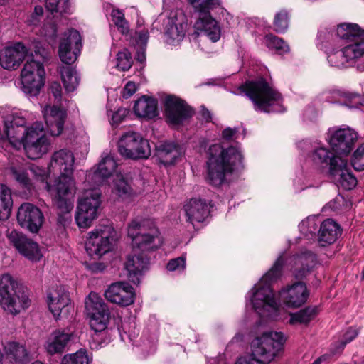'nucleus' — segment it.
Masks as SVG:
<instances>
[{
    "instance_id": "c756f323",
    "label": "nucleus",
    "mask_w": 364,
    "mask_h": 364,
    "mask_svg": "<svg viewBox=\"0 0 364 364\" xmlns=\"http://www.w3.org/2000/svg\"><path fill=\"white\" fill-rule=\"evenodd\" d=\"M149 258L143 254L129 255L125 263L129 280L135 284H139L141 276L149 268Z\"/></svg>"
},
{
    "instance_id": "49530a36",
    "label": "nucleus",
    "mask_w": 364,
    "mask_h": 364,
    "mask_svg": "<svg viewBox=\"0 0 364 364\" xmlns=\"http://www.w3.org/2000/svg\"><path fill=\"white\" fill-rule=\"evenodd\" d=\"M61 364H89V360L86 353L80 350L74 354L65 355Z\"/></svg>"
},
{
    "instance_id": "a878e982",
    "label": "nucleus",
    "mask_w": 364,
    "mask_h": 364,
    "mask_svg": "<svg viewBox=\"0 0 364 364\" xmlns=\"http://www.w3.org/2000/svg\"><path fill=\"white\" fill-rule=\"evenodd\" d=\"M194 28L196 33L201 38L206 37L212 42H217L220 38V28L218 22L212 18L209 12L199 13Z\"/></svg>"
},
{
    "instance_id": "f257e3e1",
    "label": "nucleus",
    "mask_w": 364,
    "mask_h": 364,
    "mask_svg": "<svg viewBox=\"0 0 364 364\" xmlns=\"http://www.w3.org/2000/svg\"><path fill=\"white\" fill-rule=\"evenodd\" d=\"M26 119L18 113H13L7 119V132L11 145L19 149L23 147L31 159L41 158L51 148V143L46 134L41 122H36L26 127Z\"/></svg>"
},
{
    "instance_id": "052dcab7",
    "label": "nucleus",
    "mask_w": 364,
    "mask_h": 364,
    "mask_svg": "<svg viewBox=\"0 0 364 364\" xmlns=\"http://www.w3.org/2000/svg\"><path fill=\"white\" fill-rule=\"evenodd\" d=\"M136 90V86L133 82H128L123 89L122 96L124 98L130 97Z\"/></svg>"
},
{
    "instance_id": "b1692460",
    "label": "nucleus",
    "mask_w": 364,
    "mask_h": 364,
    "mask_svg": "<svg viewBox=\"0 0 364 364\" xmlns=\"http://www.w3.org/2000/svg\"><path fill=\"white\" fill-rule=\"evenodd\" d=\"M291 271L296 279H303L315 267L317 263L316 255L304 251L289 259Z\"/></svg>"
},
{
    "instance_id": "c03bdc74",
    "label": "nucleus",
    "mask_w": 364,
    "mask_h": 364,
    "mask_svg": "<svg viewBox=\"0 0 364 364\" xmlns=\"http://www.w3.org/2000/svg\"><path fill=\"white\" fill-rule=\"evenodd\" d=\"M113 191L123 198H128L133 194L131 186L121 175H117L114 179Z\"/></svg>"
},
{
    "instance_id": "39448f33",
    "label": "nucleus",
    "mask_w": 364,
    "mask_h": 364,
    "mask_svg": "<svg viewBox=\"0 0 364 364\" xmlns=\"http://www.w3.org/2000/svg\"><path fill=\"white\" fill-rule=\"evenodd\" d=\"M241 88L253 102L256 110L267 113L284 111L281 95L264 79L246 82Z\"/></svg>"
},
{
    "instance_id": "774afa93",
    "label": "nucleus",
    "mask_w": 364,
    "mask_h": 364,
    "mask_svg": "<svg viewBox=\"0 0 364 364\" xmlns=\"http://www.w3.org/2000/svg\"><path fill=\"white\" fill-rule=\"evenodd\" d=\"M145 47H141V51L137 53L136 60L140 63H144L146 60L145 53H144Z\"/></svg>"
},
{
    "instance_id": "f704fd0d",
    "label": "nucleus",
    "mask_w": 364,
    "mask_h": 364,
    "mask_svg": "<svg viewBox=\"0 0 364 364\" xmlns=\"http://www.w3.org/2000/svg\"><path fill=\"white\" fill-rule=\"evenodd\" d=\"M341 235L339 225L332 219L324 220L320 226L318 241L322 246L333 243Z\"/></svg>"
},
{
    "instance_id": "6e6d98bb",
    "label": "nucleus",
    "mask_w": 364,
    "mask_h": 364,
    "mask_svg": "<svg viewBox=\"0 0 364 364\" xmlns=\"http://www.w3.org/2000/svg\"><path fill=\"white\" fill-rule=\"evenodd\" d=\"M28 170L36 180L42 182L46 180L48 173L45 168L36 165H30L28 166Z\"/></svg>"
},
{
    "instance_id": "0eeeda50",
    "label": "nucleus",
    "mask_w": 364,
    "mask_h": 364,
    "mask_svg": "<svg viewBox=\"0 0 364 364\" xmlns=\"http://www.w3.org/2000/svg\"><path fill=\"white\" fill-rule=\"evenodd\" d=\"M127 235L134 249L143 252L155 250L163 243L159 229L150 219L136 218L127 226Z\"/></svg>"
},
{
    "instance_id": "423d86ee",
    "label": "nucleus",
    "mask_w": 364,
    "mask_h": 364,
    "mask_svg": "<svg viewBox=\"0 0 364 364\" xmlns=\"http://www.w3.org/2000/svg\"><path fill=\"white\" fill-rule=\"evenodd\" d=\"M0 305L12 315L18 314L31 305L25 287L9 274L0 278Z\"/></svg>"
},
{
    "instance_id": "20e7f679",
    "label": "nucleus",
    "mask_w": 364,
    "mask_h": 364,
    "mask_svg": "<svg viewBox=\"0 0 364 364\" xmlns=\"http://www.w3.org/2000/svg\"><path fill=\"white\" fill-rule=\"evenodd\" d=\"M46 189L58 210V222L65 225L71 218L70 213L73 208L71 198L75 191L74 179L71 175L60 174L53 183H46Z\"/></svg>"
},
{
    "instance_id": "bf43d9fd",
    "label": "nucleus",
    "mask_w": 364,
    "mask_h": 364,
    "mask_svg": "<svg viewBox=\"0 0 364 364\" xmlns=\"http://www.w3.org/2000/svg\"><path fill=\"white\" fill-rule=\"evenodd\" d=\"M129 111L125 108H119L112 116L111 123L112 124H119L128 114Z\"/></svg>"
},
{
    "instance_id": "ea45409f",
    "label": "nucleus",
    "mask_w": 364,
    "mask_h": 364,
    "mask_svg": "<svg viewBox=\"0 0 364 364\" xmlns=\"http://www.w3.org/2000/svg\"><path fill=\"white\" fill-rule=\"evenodd\" d=\"M8 357L16 362H23L28 358V353L23 345L16 342H9L4 347Z\"/></svg>"
},
{
    "instance_id": "9d476101",
    "label": "nucleus",
    "mask_w": 364,
    "mask_h": 364,
    "mask_svg": "<svg viewBox=\"0 0 364 364\" xmlns=\"http://www.w3.org/2000/svg\"><path fill=\"white\" fill-rule=\"evenodd\" d=\"M116 239V231L108 221L100 223L88 233L85 242L87 253L92 258H100L112 251Z\"/></svg>"
},
{
    "instance_id": "393cba45",
    "label": "nucleus",
    "mask_w": 364,
    "mask_h": 364,
    "mask_svg": "<svg viewBox=\"0 0 364 364\" xmlns=\"http://www.w3.org/2000/svg\"><path fill=\"white\" fill-rule=\"evenodd\" d=\"M48 301L49 309L56 319L59 318L62 313L68 311L71 308L68 293L63 286L56 287L49 290Z\"/></svg>"
},
{
    "instance_id": "e433bc0d",
    "label": "nucleus",
    "mask_w": 364,
    "mask_h": 364,
    "mask_svg": "<svg viewBox=\"0 0 364 364\" xmlns=\"http://www.w3.org/2000/svg\"><path fill=\"white\" fill-rule=\"evenodd\" d=\"M10 171L14 178L23 188L27 191L33 188L32 180L30 178L28 166H12Z\"/></svg>"
},
{
    "instance_id": "4d7b16f0",
    "label": "nucleus",
    "mask_w": 364,
    "mask_h": 364,
    "mask_svg": "<svg viewBox=\"0 0 364 364\" xmlns=\"http://www.w3.org/2000/svg\"><path fill=\"white\" fill-rule=\"evenodd\" d=\"M358 336V331L355 328H349L343 336V340L341 341L338 347V350L333 351V353L336 352H339L343 349L344 346L352 341L356 336Z\"/></svg>"
},
{
    "instance_id": "473e14b6",
    "label": "nucleus",
    "mask_w": 364,
    "mask_h": 364,
    "mask_svg": "<svg viewBox=\"0 0 364 364\" xmlns=\"http://www.w3.org/2000/svg\"><path fill=\"white\" fill-rule=\"evenodd\" d=\"M183 154L181 146L173 142H163L156 146V156L164 166L173 165Z\"/></svg>"
},
{
    "instance_id": "412c9836",
    "label": "nucleus",
    "mask_w": 364,
    "mask_h": 364,
    "mask_svg": "<svg viewBox=\"0 0 364 364\" xmlns=\"http://www.w3.org/2000/svg\"><path fill=\"white\" fill-rule=\"evenodd\" d=\"M313 163L318 166H328L329 173L332 176L336 175V171L346 166V159L332 153L330 149L320 146L316 148L310 156Z\"/></svg>"
},
{
    "instance_id": "864d4df0",
    "label": "nucleus",
    "mask_w": 364,
    "mask_h": 364,
    "mask_svg": "<svg viewBox=\"0 0 364 364\" xmlns=\"http://www.w3.org/2000/svg\"><path fill=\"white\" fill-rule=\"evenodd\" d=\"M112 17L114 24L118 27L122 33H127L129 31V26L127 21L124 18V14L119 10H113Z\"/></svg>"
},
{
    "instance_id": "72a5a7b5",
    "label": "nucleus",
    "mask_w": 364,
    "mask_h": 364,
    "mask_svg": "<svg viewBox=\"0 0 364 364\" xmlns=\"http://www.w3.org/2000/svg\"><path fill=\"white\" fill-rule=\"evenodd\" d=\"M157 107L156 99L144 95L135 102L134 112L139 117L153 119L159 114Z\"/></svg>"
},
{
    "instance_id": "de8ad7c7",
    "label": "nucleus",
    "mask_w": 364,
    "mask_h": 364,
    "mask_svg": "<svg viewBox=\"0 0 364 364\" xmlns=\"http://www.w3.org/2000/svg\"><path fill=\"white\" fill-rule=\"evenodd\" d=\"M132 65L131 53L127 50L119 52L117 55L116 67L122 71L128 70Z\"/></svg>"
},
{
    "instance_id": "f3484780",
    "label": "nucleus",
    "mask_w": 364,
    "mask_h": 364,
    "mask_svg": "<svg viewBox=\"0 0 364 364\" xmlns=\"http://www.w3.org/2000/svg\"><path fill=\"white\" fill-rule=\"evenodd\" d=\"M17 221L23 228L32 233H37L44 222V215L37 206L24 203L18 208Z\"/></svg>"
},
{
    "instance_id": "1a4fd4ad",
    "label": "nucleus",
    "mask_w": 364,
    "mask_h": 364,
    "mask_svg": "<svg viewBox=\"0 0 364 364\" xmlns=\"http://www.w3.org/2000/svg\"><path fill=\"white\" fill-rule=\"evenodd\" d=\"M286 337L282 332H264L251 343V354L261 364H269L282 350Z\"/></svg>"
},
{
    "instance_id": "a211bd4d",
    "label": "nucleus",
    "mask_w": 364,
    "mask_h": 364,
    "mask_svg": "<svg viewBox=\"0 0 364 364\" xmlns=\"http://www.w3.org/2000/svg\"><path fill=\"white\" fill-rule=\"evenodd\" d=\"M6 235L9 242L27 259L36 262L42 257L38 245L22 232L12 230Z\"/></svg>"
},
{
    "instance_id": "58836bf2",
    "label": "nucleus",
    "mask_w": 364,
    "mask_h": 364,
    "mask_svg": "<svg viewBox=\"0 0 364 364\" xmlns=\"http://www.w3.org/2000/svg\"><path fill=\"white\" fill-rule=\"evenodd\" d=\"M13 205L11 190L5 185L0 184V220L7 219Z\"/></svg>"
},
{
    "instance_id": "79ce46f5",
    "label": "nucleus",
    "mask_w": 364,
    "mask_h": 364,
    "mask_svg": "<svg viewBox=\"0 0 364 364\" xmlns=\"http://www.w3.org/2000/svg\"><path fill=\"white\" fill-rule=\"evenodd\" d=\"M339 174L338 182L340 185L346 190H351L355 187L358 181L353 174L348 168V161L346 159V166L341 170L336 171V175Z\"/></svg>"
},
{
    "instance_id": "2f4dec72",
    "label": "nucleus",
    "mask_w": 364,
    "mask_h": 364,
    "mask_svg": "<svg viewBox=\"0 0 364 364\" xmlns=\"http://www.w3.org/2000/svg\"><path fill=\"white\" fill-rule=\"evenodd\" d=\"M73 336V333L69 331L57 330L53 332L44 346L47 353L50 355L62 353Z\"/></svg>"
},
{
    "instance_id": "338daca9",
    "label": "nucleus",
    "mask_w": 364,
    "mask_h": 364,
    "mask_svg": "<svg viewBox=\"0 0 364 364\" xmlns=\"http://www.w3.org/2000/svg\"><path fill=\"white\" fill-rule=\"evenodd\" d=\"M200 112H201L202 117L204 120H205L206 122L210 121L211 114L208 109H207L206 108L203 107Z\"/></svg>"
},
{
    "instance_id": "4c0bfd02",
    "label": "nucleus",
    "mask_w": 364,
    "mask_h": 364,
    "mask_svg": "<svg viewBox=\"0 0 364 364\" xmlns=\"http://www.w3.org/2000/svg\"><path fill=\"white\" fill-rule=\"evenodd\" d=\"M60 75L65 90L68 92H73L80 80L77 70L68 66H63L60 68Z\"/></svg>"
},
{
    "instance_id": "6e6552de",
    "label": "nucleus",
    "mask_w": 364,
    "mask_h": 364,
    "mask_svg": "<svg viewBox=\"0 0 364 364\" xmlns=\"http://www.w3.org/2000/svg\"><path fill=\"white\" fill-rule=\"evenodd\" d=\"M48 59L47 53L37 50L28 55L21 70V83L24 92L36 96L45 85L46 71L44 62Z\"/></svg>"
},
{
    "instance_id": "bb28decb",
    "label": "nucleus",
    "mask_w": 364,
    "mask_h": 364,
    "mask_svg": "<svg viewBox=\"0 0 364 364\" xmlns=\"http://www.w3.org/2000/svg\"><path fill=\"white\" fill-rule=\"evenodd\" d=\"M281 299L284 303L293 308L303 305L309 297V291L304 282H297L279 292Z\"/></svg>"
},
{
    "instance_id": "e2e57ef3",
    "label": "nucleus",
    "mask_w": 364,
    "mask_h": 364,
    "mask_svg": "<svg viewBox=\"0 0 364 364\" xmlns=\"http://www.w3.org/2000/svg\"><path fill=\"white\" fill-rule=\"evenodd\" d=\"M50 91L55 99L60 100L61 97V86L58 82H53L50 85Z\"/></svg>"
},
{
    "instance_id": "f8f14e48",
    "label": "nucleus",
    "mask_w": 364,
    "mask_h": 364,
    "mask_svg": "<svg viewBox=\"0 0 364 364\" xmlns=\"http://www.w3.org/2000/svg\"><path fill=\"white\" fill-rule=\"evenodd\" d=\"M119 153L124 158L147 159L151 155L149 141L140 134L129 131L124 133L118 141Z\"/></svg>"
},
{
    "instance_id": "0e129e2a",
    "label": "nucleus",
    "mask_w": 364,
    "mask_h": 364,
    "mask_svg": "<svg viewBox=\"0 0 364 364\" xmlns=\"http://www.w3.org/2000/svg\"><path fill=\"white\" fill-rule=\"evenodd\" d=\"M361 97L360 95H353L349 103H346V105L350 108H358V107L361 105Z\"/></svg>"
},
{
    "instance_id": "5701e85b",
    "label": "nucleus",
    "mask_w": 364,
    "mask_h": 364,
    "mask_svg": "<svg viewBox=\"0 0 364 364\" xmlns=\"http://www.w3.org/2000/svg\"><path fill=\"white\" fill-rule=\"evenodd\" d=\"M28 55L26 47L21 43H16L0 51V65L4 69L15 70Z\"/></svg>"
},
{
    "instance_id": "7c9ffc66",
    "label": "nucleus",
    "mask_w": 364,
    "mask_h": 364,
    "mask_svg": "<svg viewBox=\"0 0 364 364\" xmlns=\"http://www.w3.org/2000/svg\"><path fill=\"white\" fill-rule=\"evenodd\" d=\"M74 156L67 149L55 152L50 163V171H59L60 174L72 175L74 165Z\"/></svg>"
},
{
    "instance_id": "2eb2a0df",
    "label": "nucleus",
    "mask_w": 364,
    "mask_h": 364,
    "mask_svg": "<svg viewBox=\"0 0 364 364\" xmlns=\"http://www.w3.org/2000/svg\"><path fill=\"white\" fill-rule=\"evenodd\" d=\"M357 132L349 127L340 128L331 132L328 143L336 154L348 156L353 149L358 139Z\"/></svg>"
},
{
    "instance_id": "f03ea898",
    "label": "nucleus",
    "mask_w": 364,
    "mask_h": 364,
    "mask_svg": "<svg viewBox=\"0 0 364 364\" xmlns=\"http://www.w3.org/2000/svg\"><path fill=\"white\" fill-rule=\"evenodd\" d=\"M242 155L237 146L225 149L220 144H213L208 149V181L214 186H221L228 174L242 166Z\"/></svg>"
},
{
    "instance_id": "c85d7f7f",
    "label": "nucleus",
    "mask_w": 364,
    "mask_h": 364,
    "mask_svg": "<svg viewBox=\"0 0 364 364\" xmlns=\"http://www.w3.org/2000/svg\"><path fill=\"white\" fill-rule=\"evenodd\" d=\"M186 221L195 226L203 223L210 214V207L205 200L191 198L184 205Z\"/></svg>"
},
{
    "instance_id": "dca6fc26",
    "label": "nucleus",
    "mask_w": 364,
    "mask_h": 364,
    "mask_svg": "<svg viewBox=\"0 0 364 364\" xmlns=\"http://www.w3.org/2000/svg\"><path fill=\"white\" fill-rule=\"evenodd\" d=\"M188 28L187 17L181 9L172 11L165 27L167 43L176 45L184 38Z\"/></svg>"
},
{
    "instance_id": "69168bd1",
    "label": "nucleus",
    "mask_w": 364,
    "mask_h": 364,
    "mask_svg": "<svg viewBox=\"0 0 364 364\" xmlns=\"http://www.w3.org/2000/svg\"><path fill=\"white\" fill-rule=\"evenodd\" d=\"M235 129L228 127L223 130L222 135L224 139L230 140L235 135Z\"/></svg>"
},
{
    "instance_id": "680f3d73",
    "label": "nucleus",
    "mask_w": 364,
    "mask_h": 364,
    "mask_svg": "<svg viewBox=\"0 0 364 364\" xmlns=\"http://www.w3.org/2000/svg\"><path fill=\"white\" fill-rule=\"evenodd\" d=\"M235 364H261L252 354L240 357Z\"/></svg>"
},
{
    "instance_id": "aec40b11",
    "label": "nucleus",
    "mask_w": 364,
    "mask_h": 364,
    "mask_svg": "<svg viewBox=\"0 0 364 364\" xmlns=\"http://www.w3.org/2000/svg\"><path fill=\"white\" fill-rule=\"evenodd\" d=\"M164 106L167 120L173 125L182 124L193 115L191 108L184 101L174 96H168L165 100Z\"/></svg>"
},
{
    "instance_id": "37998d69",
    "label": "nucleus",
    "mask_w": 364,
    "mask_h": 364,
    "mask_svg": "<svg viewBox=\"0 0 364 364\" xmlns=\"http://www.w3.org/2000/svg\"><path fill=\"white\" fill-rule=\"evenodd\" d=\"M328 61L331 66L338 68H348L352 65L343 48L331 52L328 56Z\"/></svg>"
},
{
    "instance_id": "09e8293b",
    "label": "nucleus",
    "mask_w": 364,
    "mask_h": 364,
    "mask_svg": "<svg viewBox=\"0 0 364 364\" xmlns=\"http://www.w3.org/2000/svg\"><path fill=\"white\" fill-rule=\"evenodd\" d=\"M46 6L51 13H67L69 9L68 0H46Z\"/></svg>"
},
{
    "instance_id": "4be33fe9",
    "label": "nucleus",
    "mask_w": 364,
    "mask_h": 364,
    "mask_svg": "<svg viewBox=\"0 0 364 364\" xmlns=\"http://www.w3.org/2000/svg\"><path fill=\"white\" fill-rule=\"evenodd\" d=\"M105 296L112 303L127 306L134 302L135 293L128 283L119 282L112 284L105 291Z\"/></svg>"
},
{
    "instance_id": "a19ab883",
    "label": "nucleus",
    "mask_w": 364,
    "mask_h": 364,
    "mask_svg": "<svg viewBox=\"0 0 364 364\" xmlns=\"http://www.w3.org/2000/svg\"><path fill=\"white\" fill-rule=\"evenodd\" d=\"M317 314V307H306L296 313L290 314L289 323L291 324L307 323L312 320Z\"/></svg>"
},
{
    "instance_id": "5fc2aeb1",
    "label": "nucleus",
    "mask_w": 364,
    "mask_h": 364,
    "mask_svg": "<svg viewBox=\"0 0 364 364\" xmlns=\"http://www.w3.org/2000/svg\"><path fill=\"white\" fill-rule=\"evenodd\" d=\"M149 37L148 28L143 26V25L138 21L135 31V38L137 44L140 45V47L142 48L146 47Z\"/></svg>"
},
{
    "instance_id": "13d9d810",
    "label": "nucleus",
    "mask_w": 364,
    "mask_h": 364,
    "mask_svg": "<svg viewBox=\"0 0 364 364\" xmlns=\"http://www.w3.org/2000/svg\"><path fill=\"white\" fill-rule=\"evenodd\" d=\"M186 267V261L183 257L173 259L167 264V269L169 271H181Z\"/></svg>"
},
{
    "instance_id": "6ab92c4d",
    "label": "nucleus",
    "mask_w": 364,
    "mask_h": 364,
    "mask_svg": "<svg viewBox=\"0 0 364 364\" xmlns=\"http://www.w3.org/2000/svg\"><path fill=\"white\" fill-rule=\"evenodd\" d=\"M81 47V36L77 31L71 29L65 33L59 45L61 61L68 65L73 63L80 53Z\"/></svg>"
},
{
    "instance_id": "9b49d317",
    "label": "nucleus",
    "mask_w": 364,
    "mask_h": 364,
    "mask_svg": "<svg viewBox=\"0 0 364 364\" xmlns=\"http://www.w3.org/2000/svg\"><path fill=\"white\" fill-rule=\"evenodd\" d=\"M336 33L345 41L343 48L352 64L364 55V30H361L358 25L341 23L338 26Z\"/></svg>"
},
{
    "instance_id": "4468645a",
    "label": "nucleus",
    "mask_w": 364,
    "mask_h": 364,
    "mask_svg": "<svg viewBox=\"0 0 364 364\" xmlns=\"http://www.w3.org/2000/svg\"><path fill=\"white\" fill-rule=\"evenodd\" d=\"M85 309L92 330L102 332L107 328L110 314L102 298L91 292L85 299Z\"/></svg>"
},
{
    "instance_id": "3c124183",
    "label": "nucleus",
    "mask_w": 364,
    "mask_h": 364,
    "mask_svg": "<svg viewBox=\"0 0 364 364\" xmlns=\"http://www.w3.org/2000/svg\"><path fill=\"white\" fill-rule=\"evenodd\" d=\"M351 164L355 170H364V144H361L353 153Z\"/></svg>"
},
{
    "instance_id": "c9c22d12",
    "label": "nucleus",
    "mask_w": 364,
    "mask_h": 364,
    "mask_svg": "<svg viewBox=\"0 0 364 364\" xmlns=\"http://www.w3.org/2000/svg\"><path fill=\"white\" fill-rule=\"evenodd\" d=\"M117 166L114 159L110 155H107L98 164L97 168L93 172L92 179L96 184L102 183L112 175Z\"/></svg>"
},
{
    "instance_id": "7ed1b4c3",
    "label": "nucleus",
    "mask_w": 364,
    "mask_h": 364,
    "mask_svg": "<svg viewBox=\"0 0 364 364\" xmlns=\"http://www.w3.org/2000/svg\"><path fill=\"white\" fill-rule=\"evenodd\" d=\"M284 261L280 256L249 292L252 307L261 316H271L277 309L278 304L271 284L280 277Z\"/></svg>"
},
{
    "instance_id": "cd10ccee",
    "label": "nucleus",
    "mask_w": 364,
    "mask_h": 364,
    "mask_svg": "<svg viewBox=\"0 0 364 364\" xmlns=\"http://www.w3.org/2000/svg\"><path fill=\"white\" fill-rule=\"evenodd\" d=\"M48 131L53 136H59L63 129L66 112L57 106L46 105L42 109Z\"/></svg>"
},
{
    "instance_id": "a18cd8bd",
    "label": "nucleus",
    "mask_w": 364,
    "mask_h": 364,
    "mask_svg": "<svg viewBox=\"0 0 364 364\" xmlns=\"http://www.w3.org/2000/svg\"><path fill=\"white\" fill-rule=\"evenodd\" d=\"M265 43L269 48L275 50L279 54H283L289 50V46L282 38L273 35L266 36Z\"/></svg>"
},
{
    "instance_id": "ddd939ff",
    "label": "nucleus",
    "mask_w": 364,
    "mask_h": 364,
    "mask_svg": "<svg viewBox=\"0 0 364 364\" xmlns=\"http://www.w3.org/2000/svg\"><path fill=\"white\" fill-rule=\"evenodd\" d=\"M101 193L97 189L86 191L77 204L75 220L80 228H88L99 213Z\"/></svg>"
},
{
    "instance_id": "8fccbe9b",
    "label": "nucleus",
    "mask_w": 364,
    "mask_h": 364,
    "mask_svg": "<svg viewBox=\"0 0 364 364\" xmlns=\"http://www.w3.org/2000/svg\"><path fill=\"white\" fill-rule=\"evenodd\" d=\"M198 13L209 12L208 10L220 4L219 0H188Z\"/></svg>"
},
{
    "instance_id": "603ef678",
    "label": "nucleus",
    "mask_w": 364,
    "mask_h": 364,
    "mask_svg": "<svg viewBox=\"0 0 364 364\" xmlns=\"http://www.w3.org/2000/svg\"><path fill=\"white\" fill-rule=\"evenodd\" d=\"M274 29L278 33H282L288 27V15L285 11H281L275 16L274 21Z\"/></svg>"
}]
</instances>
